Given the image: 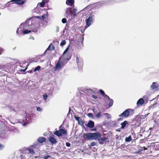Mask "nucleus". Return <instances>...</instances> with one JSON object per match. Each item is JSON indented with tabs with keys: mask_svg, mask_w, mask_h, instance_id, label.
Listing matches in <instances>:
<instances>
[{
	"mask_svg": "<svg viewBox=\"0 0 159 159\" xmlns=\"http://www.w3.org/2000/svg\"><path fill=\"white\" fill-rule=\"evenodd\" d=\"M66 3L67 5L72 6L74 5V0H67Z\"/></svg>",
	"mask_w": 159,
	"mask_h": 159,
	"instance_id": "obj_12",
	"label": "nucleus"
},
{
	"mask_svg": "<svg viewBox=\"0 0 159 159\" xmlns=\"http://www.w3.org/2000/svg\"><path fill=\"white\" fill-rule=\"evenodd\" d=\"M0 117H2L0 115Z\"/></svg>",
	"mask_w": 159,
	"mask_h": 159,
	"instance_id": "obj_60",
	"label": "nucleus"
},
{
	"mask_svg": "<svg viewBox=\"0 0 159 159\" xmlns=\"http://www.w3.org/2000/svg\"><path fill=\"white\" fill-rule=\"evenodd\" d=\"M20 158L21 159H24L25 158V156H23L22 155H21L20 156Z\"/></svg>",
	"mask_w": 159,
	"mask_h": 159,
	"instance_id": "obj_50",
	"label": "nucleus"
},
{
	"mask_svg": "<svg viewBox=\"0 0 159 159\" xmlns=\"http://www.w3.org/2000/svg\"><path fill=\"white\" fill-rule=\"evenodd\" d=\"M29 123H27V122H25L24 123L23 125L24 126L26 125H27V124H28Z\"/></svg>",
	"mask_w": 159,
	"mask_h": 159,
	"instance_id": "obj_54",
	"label": "nucleus"
},
{
	"mask_svg": "<svg viewBox=\"0 0 159 159\" xmlns=\"http://www.w3.org/2000/svg\"><path fill=\"white\" fill-rule=\"evenodd\" d=\"M96 145V143L94 142H92L90 143V145L91 146H94Z\"/></svg>",
	"mask_w": 159,
	"mask_h": 159,
	"instance_id": "obj_39",
	"label": "nucleus"
},
{
	"mask_svg": "<svg viewBox=\"0 0 159 159\" xmlns=\"http://www.w3.org/2000/svg\"><path fill=\"white\" fill-rule=\"evenodd\" d=\"M144 102V99L143 98H141L137 102V105L138 106H139L142 105Z\"/></svg>",
	"mask_w": 159,
	"mask_h": 159,
	"instance_id": "obj_10",
	"label": "nucleus"
},
{
	"mask_svg": "<svg viewBox=\"0 0 159 159\" xmlns=\"http://www.w3.org/2000/svg\"><path fill=\"white\" fill-rule=\"evenodd\" d=\"M158 87V84L156 82H153L151 86V88L153 89H156Z\"/></svg>",
	"mask_w": 159,
	"mask_h": 159,
	"instance_id": "obj_14",
	"label": "nucleus"
},
{
	"mask_svg": "<svg viewBox=\"0 0 159 159\" xmlns=\"http://www.w3.org/2000/svg\"><path fill=\"white\" fill-rule=\"evenodd\" d=\"M45 0V3H47L48 2V0Z\"/></svg>",
	"mask_w": 159,
	"mask_h": 159,
	"instance_id": "obj_56",
	"label": "nucleus"
},
{
	"mask_svg": "<svg viewBox=\"0 0 159 159\" xmlns=\"http://www.w3.org/2000/svg\"><path fill=\"white\" fill-rule=\"evenodd\" d=\"M101 116V112H99L96 115L95 117L98 118H100Z\"/></svg>",
	"mask_w": 159,
	"mask_h": 159,
	"instance_id": "obj_26",
	"label": "nucleus"
},
{
	"mask_svg": "<svg viewBox=\"0 0 159 159\" xmlns=\"http://www.w3.org/2000/svg\"><path fill=\"white\" fill-rule=\"evenodd\" d=\"M61 21L63 23L65 24L67 22V20L66 18H63L62 19Z\"/></svg>",
	"mask_w": 159,
	"mask_h": 159,
	"instance_id": "obj_35",
	"label": "nucleus"
},
{
	"mask_svg": "<svg viewBox=\"0 0 159 159\" xmlns=\"http://www.w3.org/2000/svg\"><path fill=\"white\" fill-rule=\"evenodd\" d=\"M47 97H48L47 95L46 94L43 95V98L45 100H46L47 98Z\"/></svg>",
	"mask_w": 159,
	"mask_h": 159,
	"instance_id": "obj_46",
	"label": "nucleus"
},
{
	"mask_svg": "<svg viewBox=\"0 0 159 159\" xmlns=\"http://www.w3.org/2000/svg\"><path fill=\"white\" fill-rule=\"evenodd\" d=\"M121 120H122V119L121 118H120L118 119L117 120L119 121Z\"/></svg>",
	"mask_w": 159,
	"mask_h": 159,
	"instance_id": "obj_57",
	"label": "nucleus"
},
{
	"mask_svg": "<svg viewBox=\"0 0 159 159\" xmlns=\"http://www.w3.org/2000/svg\"><path fill=\"white\" fill-rule=\"evenodd\" d=\"M99 92L102 95H103V96L105 94L104 92L101 89H100L99 90Z\"/></svg>",
	"mask_w": 159,
	"mask_h": 159,
	"instance_id": "obj_38",
	"label": "nucleus"
},
{
	"mask_svg": "<svg viewBox=\"0 0 159 159\" xmlns=\"http://www.w3.org/2000/svg\"><path fill=\"white\" fill-rule=\"evenodd\" d=\"M75 120H77L78 121L81 119L80 117L76 116H75Z\"/></svg>",
	"mask_w": 159,
	"mask_h": 159,
	"instance_id": "obj_47",
	"label": "nucleus"
},
{
	"mask_svg": "<svg viewBox=\"0 0 159 159\" xmlns=\"http://www.w3.org/2000/svg\"><path fill=\"white\" fill-rule=\"evenodd\" d=\"M92 98L94 99H96L97 98V97L94 95H92Z\"/></svg>",
	"mask_w": 159,
	"mask_h": 159,
	"instance_id": "obj_51",
	"label": "nucleus"
},
{
	"mask_svg": "<svg viewBox=\"0 0 159 159\" xmlns=\"http://www.w3.org/2000/svg\"><path fill=\"white\" fill-rule=\"evenodd\" d=\"M59 30V27L58 26H57L56 27V32H58Z\"/></svg>",
	"mask_w": 159,
	"mask_h": 159,
	"instance_id": "obj_49",
	"label": "nucleus"
},
{
	"mask_svg": "<svg viewBox=\"0 0 159 159\" xmlns=\"http://www.w3.org/2000/svg\"><path fill=\"white\" fill-rule=\"evenodd\" d=\"M27 22V21H26L25 23L21 24L19 26V28L17 29L16 31V33L19 35V36H20V34L23 33V31H22V30L24 27L23 26V25H24Z\"/></svg>",
	"mask_w": 159,
	"mask_h": 159,
	"instance_id": "obj_4",
	"label": "nucleus"
},
{
	"mask_svg": "<svg viewBox=\"0 0 159 159\" xmlns=\"http://www.w3.org/2000/svg\"><path fill=\"white\" fill-rule=\"evenodd\" d=\"M7 136V134L6 133L1 134L0 135V137L2 139H5Z\"/></svg>",
	"mask_w": 159,
	"mask_h": 159,
	"instance_id": "obj_23",
	"label": "nucleus"
},
{
	"mask_svg": "<svg viewBox=\"0 0 159 159\" xmlns=\"http://www.w3.org/2000/svg\"><path fill=\"white\" fill-rule=\"evenodd\" d=\"M70 57H71V56L69 55V57L67 58H66V59L67 61H68L69 60V59L70 58Z\"/></svg>",
	"mask_w": 159,
	"mask_h": 159,
	"instance_id": "obj_52",
	"label": "nucleus"
},
{
	"mask_svg": "<svg viewBox=\"0 0 159 159\" xmlns=\"http://www.w3.org/2000/svg\"><path fill=\"white\" fill-rule=\"evenodd\" d=\"M134 112V110L132 109H126L122 113L119 115V117L123 116L125 117H128L130 115H132Z\"/></svg>",
	"mask_w": 159,
	"mask_h": 159,
	"instance_id": "obj_2",
	"label": "nucleus"
},
{
	"mask_svg": "<svg viewBox=\"0 0 159 159\" xmlns=\"http://www.w3.org/2000/svg\"><path fill=\"white\" fill-rule=\"evenodd\" d=\"M69 46L66 48V49H65V51H64V52H63V54L62 56V57H63L64 56V55L67 52V51L69 49Z\"/></svg>",
	"mask_w": 159,
	"mask_h": 159,
	"instance_id": "obj_28",
	"label": "nucleus"
},
{
	"mask_svg": "<svg viewBox=\"0 0 159 159\" xmlns=\"http://www.w3.org/2000/svg\"><path fill=\"white\" fill-rule=\"evenodd\" d=\"M48 17V13L47 12V13L45 14H44L41 17V19H42L43 20H44L45 18H47Z\"/></svg>",
	"mask_w": 159,
	"mask_h": 159,
	"instance_id": "obj_21",
	"label": "nucleus"
},
{
	"mask_svg": "<svg viewBox=\"0 0 159 159\" xmlns=\"http://www.w3.org/2000/svg\"><path fill=\"white\" fill-rule=\"evenodd\" d=\"M4 147V145L0 143V150L3 149Z\"/></svg>",
	"mask_w": 159,
	"mask_h": 159,
	"instance_id": "obj_44",
	"label": "nucleus"
},
{
	"mask_svg": "<svg viewBox=\"0 0 159 159\" xmlns=\"http://www.w3.org/2000/svg\"><path fill=\"white\" fill-rule=\"evenodd\" d=\"M65 65V64L63 62L59 61L56 64L55 70L57 71L58 70L61 69V68L63 67Z\"/></svg>",
	"mask_w": 159,
	"mask_h": 159,
	"instance_id": "obj_5",
	"label": "nucleus"
},
{
	"mask_svg": "<svg viewBox=\"0 0 159 159\" xmlns=\"http://www.w3.org/2000/svg\"><path fill=\"white\" fill-rule=\"evenodd\" d=\"M36 18L38 19H41V17L39 16H36Z\"/></svg>",
	"mask_w": 159,
	"mask_h": 159,
	"instance_id": "obj_53",
	"label": "nucleus"
},
{
	"mask_svg": "<svg viewBox=\"0 0 159 159\" xmlns=\"http://www.w3.org/2000/svg\"><path fill=\"white\" fill-rule=\"evenodd\" d=\"M30 31H29L27 30H25L23 31V32L25 34H27L30 32Z\"/></svg>",
	"mask_w": 159,
	"mask_h": 159,
	"instance_id": "obj_36",
	"label": "nucleus"
},
{
	"mask_svg": "<svg viewBox=\"0 0 159 159\" xmlns=\"http://www.w3.org/2000/svg\"><path fill=\"white\" fill-rule=\"evenodd\" d=\"M143 98L144 99V101L145 100L146 101L147 100L148 97L147 96L145 95V96H143Z\"/></svg>",
	"mask_w": 159,
	"mask_h": 159,
	"instance_id": "obj_43",
	"label": "nucleus"
},
{
	"mask_svg": "<svg viewBox=\"0 0 159 159\" xmlns=\"http://www.w3.org/2000/svg\"><path fill=\"white\" fill-rule=\"evenodd\" d=\"M45 3V0H43L41 2L39 3V4L41 7H44Z\"/></svg>",
	"mask_w": 159,
	"mask_h": 159,
	"instance_id": "obj_22",
	"label": "nucleus"
},
{
	"mask_svg": "<svg viewBox=\"0 0 159 159\" xmlns=\"http://www.w3.org/2000/svg\"><path fill=\"white\" fill-rule=\"evenodd\" d=\"M51 157V156L49 155H46V156H45L43 157V158L44 159H48V158Z\"/></svg>",
	"mask_w": 159,
	"mask_h": 159,
	"instance_id": "obj_40",
	"label": "nucleus"
},
{
	"mask_svg": "<svg viewBox=\"0 0 159 159\" xmlns=\"http://www.w3.org/2000/svg\"><path fill=\"white\" fill-rule=\"evenodd\" d=\"M28 151L31 154H34V153H35V152H34V150H33V149H29V150H28Z\"/></svg>",
	"mask_w": 159,
	"mask_h": 159,
	"instance_id": "obj_32",
	"label": "nucleus"
},
{
	"mask_svg": "<svg viewBox=\"0 0 159 159\" xmlns=\"http://www.w3.org/2000/svg\"><path fill=\"white\" fill-rule=\"evenodd\" d=\"M40 69L41 67L40 66H39L34 68V69L33 70V72H35L36 71L39 70Z\"/></svg>",
	"mask_w": 159,
	"mask_h": 159,
	"instance_id": "obj_25",
	"label": "nucleus"
},
{
	"mask_svg": "<svg viewBox=\"0 0 159 159\" xmlns=\"http://www.w3.org/2000/svg\"><path fill=\"white\" fill-rule=\"evenodd\" d=\"M85 137L89 140H96L101 138V135L100 133L98 132L88 133L86 134Z\"/></svg>",
	"mask_w": 159,
	"mask_h": 159,
	"instance_id": "obj_1",
	"label": "nucleus"
},
{
	"mask_svg": "<svg viewBox=\"0 0 159 159\" xmlns=\"http://www.w3.org/2000/svg\"><path fill=\"white\" fill-rule=\"evenodd\" d=\"M94 126V122L91 120L89 121L88 124L87 125V126L90 128H93Z\"/></svg>",
	"mask_w": 159,
	"mask_h": 159,
	"instance_id": "obj_11",
	"label": "nucleus"
},
{
	"mask_svg": "<svg viewBox=\"0 0 159 159\" xmlns=\"http://www.w3.org/2000/svg\"><path fill=\"white\" fill-rule=\"evenodd\" d=\"M12 1L15 2L18 5H21L25 3L24 1L23 0H12Z\"/></svg>",
	"mask_w": 159,
	"mask_h": 159,
	"instance_id": "obj_8",
	"label": "nucleus"
},
{
	"mask_svg": "<svg viewBox=\"0 0 159 159\" xmlns=\"http://www.w3.org/2000/svg\"><path fill=\"white\" fill-rule=\"evenodd\" d=\"M78 122V124L81 126H82L83 125L84 122L81 119H80Z\"/></svg>",
	"mask_w": 159,
	"mask_h": 159,
	"instance_id": "obj_30",
	"label": "nucleus"
},
{
	"mask_svg": "<svg viewBox=\"0 0 159 159\" xmlns=\"http://www.w3.org/2000/svg\"><path fill=\"white\" fill-rule=\"evenodd\" d=\"M70 108H69V112H70Z\"/></svg>",
	"mask_w": 159,
	"mask_h": 159,
	"instance_id": "obj_59",
	"label": "nucleus"
},
{
	"mask_svg": "<svg viewBox=\"0 0 159 159\" xmlns=\"http://www.w3.org/2000/svg\"><path fill=\"white\" fill-rule=\"evenodd\" d=\"M30 73H33V70H30Z\"/></svg>",
	"mask_w": 159,
	"mask_h": 159,
	"instance_id": "obj_58",
	"label": "nucleus"
},
{
	"mask_svg": "<svg viewBox=\"0 0 159 159\" xmlns=\"http://www.w3.org/2000/svg\"><path fill=\"white\" fill-rule=\"evenodd\" d=\"M104 115H106V117L108 119H111V116L110 115V114L107 113H105L103 114Z\"/></svg>",
	"mask_w": 159,
	"mask_h": 159,
	"instance_id": "obj_29",
	"label": "nucleus"
},
{
	"mask_svg": "<svg viewBox=\"0 0 159 159\" xmlns=\"http://www.w3.org/2000/svg\"><path fill=\"white\" fill-rule=\"evenodd\" d=\"M94 17V15H91L86 20V25L85 27L86 28H88L91 25L93 21Z\"/></svg>",
	"mask_w": 159,
	"mask_h": 159,
	"instance_id": "obj_3",
	"label": "nucleus"
},
{
	"mask_svg": "<svg viewBox=\"0 0 159 159\" xmlns=\"http://www.w3.org/2000/svg\"><path fill=\"white\" fill-rule=\"evenodd\" d=\"M66 43V42L65 40H62L60 43V46H62L65 45Z\"/></svg>",
	"mask_w": 159,
	"mask_h": 159,
	"instance_id": "obj_33",
	"label": "nucleus"
},
{
	"mask_svg": "<svg viewBox=\"0 0 159 159\" xmlns=\"http://www.w3.org/2000/svg\"><path fill=\"white\" fill-rule=\"evenodd\" d=\"M127 123V122L125 120L121 124V128L123 129L126 125Z\"/></svg>",
	"mask_w": 159,
	"mask_h": 159,
	"instance_id": "obj_17",
	"label": "nucleus"
},
{
	"mask_svg": "<svg viewBox=\"0 0 159 159\" xmlns=\"http://www.w3.org/2000/svg\"><path fill=\"white\" fill-rule=\"evenodd\" d=\"M72 10L71 8H69L66 9V17L67 18H70L72 16Z\"/></svg>",
	"mask_w": 159,
	"mask_h": 159,
	"instance_id": "obj_7",
	"label": "nucleus"
},
{
	"mask_svg": "<svg viewBox=\"0 0 159 159\" xmlns=\"http://www.w3.org/2000/svg\"><path fill=\"white\" fill-rule=\"evenodd\" d=\"M87 115L90 118H93V114L92 113H88Z\"/></svg>",
	"mask_w": 159,
	"mask_h": 159,
	"instance_id": "obj_31",
	"label": "nucleus"
},
{
	"mask_svg": "<svg viewBox=\"0 0 159 159\" xmlns=\"http://www.w3.org/2000/svg\"><path fill=\"white\" fill-rule=\"evenodd\" d=\"M108 138L105 137H103L102 138H100L99 139H97L98 140L100 143L102 144V141H105Z\"/></svg>",
	"mask_w": 159,
	"mask_h": 159,
	"instance_id": "obj_15",
	"label": "nucleus"
},
{
	"mask_svg": "<svg viewBox=\"0 0 159 159\" xmlns=\"http://www.w3.org/2000/svg\"><path fill=\"white\" fill-rule=\"evenodd\" d=\"M60 132L62 134H66V131L63 129H61L59 130Z\"/></svg>",
	"mask_w": 159,
	"mask_h": 159,
	"instance_id": "obj_18",
	"label": "nucleus"
},
{
	"mask_svg": "<svg viewBox=\"0 0 159 159\" xmlns=\"http://www.w3.org/2000/svg\"><path fill=\"white\" fill-rule=\"evenodd\" d=\"M147 149V148H146L145 147H143L142 148L139 149L138 150V151H139L138 152H141L142 151H143L144 150H146Z\"/></svg>",
	"mask_w": 159,
	"mask_h": 159,
	"instance_id": "obj_34",
	"label": "nucleus"
},
{
	"mask_svg": "<svg viewBox=\"0 0 159 159\" xmlns=\"http://www.w3.org/2000/svg\"><path fill=\"white\" fill-rule=\"evenodd\" d=\"M76 61L79 68L81 69L83 65V59L81 58H79L78 57H76Z\"/></svg>",
	"mask_w": 159,
	"mask_h": 159,
	"instance_id": "obj_6",
	"label": "nucleus"
},
{
	"mask_svg": "<svg viewBox=\"0 0 159 159\" xmlns=\"http://www.w3.org/2000/svg\"><path fill=\"white\" fill-rule=\"evenodd\" d=\"M37 110L38 111H41L42 110V108L40 107H38L37 108Z\"/></svg>",
	"mask_w": 159,
	"mask_h": 159,
	"instance_id": "obj_42",
	"label": "nucleus"
},
{
	"mask_svg": "<svg viewBox=\"0 0 159 159\" xmlns=\"http://www.w3.org/2000/svg\"><path fill=\"white\" fill-rule=\"evenodd\" d=\"M26 69H24V70H21V71H22L23 72H25L26 70Z\"/></svg>",
	"mask_w": 159,
	"mask_h": 159,
	"instance_id": "obj_55",
	"label": "nucleus"
},
{
	"mask_svg": "<svg viewBox=\"0 0 159 159\" xmlns=\"http://www.w3.org/2000/svg\"><path fill=\"white\" fill-rule=\"evenodd\" d=\"M103 97L106 99H107L108 100L110 99L109 97L107 95L105 94Z\"/></svg>",
	"mask_w": 159,
	"mask_h": 159,
	"instance_id": "obj_41",
	"label": "nucleus"
},
{
	"mask_svg": "<svg viewBox=\"0 0 159 159\" xmlns=\"http://www.w3.org/2000/svg\"><path fill=\"white\" fill-rule=\"evenodd\" d=\"M48 140L52 144H55L57 143L56 140L52 136L50 137Z\"/></svg>",
	"mask_w": 159,
	"mask_h": 159,
	"instance_id": "obj_9",
	"label": "nucleus"
},
{
	"mask_svg": "<svg viewBox=\"0 0 159 159\" xmlns=\"http://www.w3.org/2000/svg\"><path fill=\"white\" fill-rule=\"evenodd\" d=\"M4 50L0 47V55H1L3 52H4Z\"/></svg>",
	"mask_w": 159,
	"mask_h": 159,
	"instance_id": "obj_45",
	"label": "nucleus"
},
{
	"mask_svg": "<svg viewBox=\"0 0 159 159\" xmlns=\"http://www.w3.org/2000/svg\"><path fill=\"white\" fill-rule=\"evenodd\" d=\"M103 4V3L101 2H99L97 3L96 5L100 7L102 6V5Z\"/></svg>",
	"mask_w": 159,
	"mask_h": 159,
	"instance_id": "obj_37",
	"label": "nucleus"
},
{
	"mask_svg": "<svg viewBox=\"0 0 159 159\" xmlns=\"http://www.w3.org/2000/svg\"><path fill=\"white\" fill-rule=\"evenodd\" d=\"M46 141V139L43 137H40L38 138V141L40 143H43Z\"/></svg>",
	"mask_w": 159,
	"mask_h": 159,
	"instance_id": "obj_13",
	"label": "nucleus"
},
{
	"mask_svg": "<svg viewBox=\"0 0 159 159\" xmlns=\"http://www.w3.org/2000/svg\"><path fill=\"white\" fill-rule=\"evenodd\" d=\"M54 134L55 135H56L58 137H61L62 136V134H61L60 132V131L59 130L58 131H56L54 133Z\"/></svg>",
	"mask_w": 159,
	"mask_h": 159,
	"instance_id": "obj_19",
	"label": "nucleus"
},
{
	"mask_svg": "<svg viewBox=\"0 0 159 159\" xmlns=\"http://www.w3.org/2000/svg\"><path fill=\"white\" fill-rule=\"evenodd\" d=\"M108 101H109V107H111L113 105V100L112 99H110L109 100H107Z\"/></svg>",
	"mask_w": 159,
	"mask_h": 159,
	"instance_id": "obj_20",
	"label": "nucleus"
},
{
	"mask_svg": "<svg viewBox=\"0 0 159 159\" xmlns=\"http://www.w3.org/2000/svg\"><path fill=\"white\" fill-rule=\"evenodd\" d=\"M131 137L130 136H129L125 138V141L126 142H129L131 141Z\"/></svg>",
	"mask_w": 159,
	"mask_h": 159,
	"instance_id": "obj_24",
	"label": "nucleus"
},
{
	"mask_svg": "<svg viewBox=\"0 0 159 159\" xmlns=\"http://www.w3.org/2000/svg\"><path fill=\"white\" fill-rule=\"evenodd\" d=\"M72 13L74 16H75L76 15V12H77V10L75 8H74L73 11L72 10Z\"/></svg>",
	"mask_w": 159,
	"mask_h": 159,
	"instance_id": "obj_27",
	"label": "nucleus"
},
{
	"mask_svg": "<svg viewBox=\"0 0 159 159\" xmlns=\"http://www.w3.org/2000/svg\"><path fill=\"white\" fill-rule=\"evenodd\" d=\"M54 46L52 45V44H50L48 47V48L47 49V50H54Z\"/></svg>",
	"mask_w": 159,
	"mask_h": 159,
	"instance_id": "obj_16",
	"label": "nucleus"
},
{
	"mask_svg": "<svg viewBox=\"0 0 159 159\" xmlns=\"http://www.w3.org/2000/svg\"><path fill=\"white\" fill-rule=\"evenodd\" d=\"M70 144L68 142L66 143V146L67 147H69L70 146Z\"/></svg>",
	"mask_w": 159,
	"mask_h": 159,
	"instance_id": "obj_48",
	"label": "nucleus"
}]
</instances>
